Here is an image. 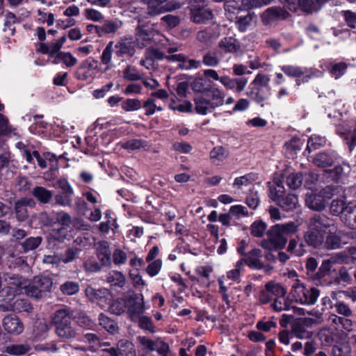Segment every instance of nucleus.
<instances>
[{
	"instance_id": "obj_9",
	"label": "nucleus",
	"mask_w": 356,
	"mask_h": 356,
	"mask_svg": "<svg viewBox=\"0 0 356 356\" xmlns=\"http://www.w3.org/2000/svg\"><path fill=\"white\" fill-rule=\"evenodd\" d=\"M148 8L150 15H156L167 11L181 8V4L175 1L168 0H142Z\"/></svg>"
},
{
	"instance_id": "obj_28",
	"label": "nucleus",
	"mask_w": 356,
	"mask_h": 356,
	"mask_svg": "<svg viewBox=\"0 0 356 356\" xmlns=\"http://www.w3.org/2000/svg\"><path fill=\"white\" fill-rule=\"evenodd\" d=\"M326 143L325 137H322L319 135L314 134L309 137L307 141V149L304 152L305 155L307 152L309 154L312 151H315L317 149L324 146Z\"/></svg>"
},
{
	"instance_id": "obj_51",
	"label": "nucleus",
	"mask_w": 356,
	"mask_h": 356,
	"mask_svg": "<svg viewBox=\"0 0 356 356\" xmlns=\"http://www.w3.org/2000/svg\"><path fill=\"white\" fill-rule=\"evenodd\" d=\"M287 251L292 254L300 257L305 254V245L302 243H298V241L293 238L289 241Z\"/></svg>"
},
{
	"instance_id": "obj_4",
	"label": "nucleus",
	"mask_w": 356,
	"mask_h": 356,
	"mask_svg": "<svg viewBox=\"0 0 356 356\" xmlns=\"http://www.w3.org/2000/svg\"><path fill=\"white\" fill-rule=\"evenodd\" d=\"M26 280L18 275L6 273L0 292V300H12L26 286Z\"/></svg>"
},
{
	"instance_id": "obj_32",
	"label": "nucleus",
	"mask_w": 356,
	"mask_h": 356,
	"mask_svg": "<svg viewBox=\"0 0 356 356\" xmlns=\"http://www.w3.org/2000/svg\"><path fill=\"white\" fill-rule=\"evenodd\" d=\"M115 47L120 54L133 56L135 52L134 42L131 38L122 39L121 41L118 42Z\"/></svg>"
},
{
	"instance_id": "obj_64",
	"label": "nucleus",
	"mask_w": 356,
	"mask_h": 356,
	"mask_svg": "<svg viewBox=\"0 0 356 356\" xmlns=\"http://www.w3.org/2000/svg\"><path fill=\"white\" fill-rule=\"evenodd\" d=\"M346 69V63L343 62H340L332 64L330 70V72L335 79H339L345 73Z\"/></svg>"
},
{
	"instance_id": "obj_49",
	"label": "nucleus",
	"mask_w": 356,
	"mask_h": 356,
	"mask_svg": "<svg viewBox=\"0 0 356 356\" xmlns=\"http://www.w3.org/2000/svg\"><path fill=\"white\" fill-rule=\"evenodd\" d=\"M244 266L243 259H241L238 261L234 266V268L227 272V277L229 280H232L234 282H238L240 280L241 271L243 269Z\"/></svg>"
},
{
	"instance_id": "obj_35",
	"label": "nucleus",
	"mask_w": 356,
	"mask_h": 356,
	"mask_svg": "<svg viewBox=\"0 0 356 356\" xmlns=\"http://www.w3.org/2000/svg\"><path fill=\"white\" fill-rule=\"evenodd\" d=\"M298 204V200L297 196L293 194H288L282 197L278 204L286 211H292L296 208Z\"/></svg>"
},
{
	"instance_id": "obj_18",
	"label": "nucleus",
	"mask_w": 356,
	"mask_h": 356,
	"mask_svg": "<svg viewBox=\"0 0 356 356\" xmlns=\"http://www.w3.org/2000/svg\"><path fill=\"white\" fill-rule=\"evenodd\" d=\"M220 83L228 90H233L236 92L243 91L247 86L246 78L232 79L228 76H222Z\"/></svg>"
},
{
	"instance_id": "obj_39",
	"label": "nucleus",
	"mask_w": 356,
	"mask_h": 356,
	"mask_svg": "<svg viewBox=\"0 0 356 356\" xmlns=\"http://www.w3.org/2000/svg\"><path fill=\"white\" fill-rule=\"evenodd\" d=\"M218 282L219 284V292L222 296V298L227 307H230L232 303L237 301V299L232 296L231 293H227V289L224 283V277H219Z\"/></svg>"
},
{
	"instance_id": "obj_34",
	"label": "nucleus",
	"mask_w": 356,
	"mask_h": 356,
	"mask_svg": "<svg viewBox=\"0 0 356 356\" xmlns=\"http://www.w3.org/2000/svg\"><path fill=\"white\" fill-rule=\"evenodd\" d=\"M257 21V16L254 13H248L243 17H240L236 22V26L238 29L241 32H245L248 29L254 24Z\"/></svg>"
},
{
	"instance_id": "obj_50",
	"label": "nucleus",
	"mask_w": 356,
	"mask_h": 356,
	"mask_svg": "<svg viewBox=\"0 0 356 356\" xmlns=\"http://www.w3.org/2000/svg\"><path fill=\"white\" fill-rule=\"evenodd\" d=\"M307 314L308 315L312 316L314 318H305L302 320V323L307 326H312L313 325H316L322 323L323 317L322 313L319 312L317 310L312 309L310 311H307Z\"/></svg>"
},
{
	"instance_id": "obj_48",
	"label": "nucleus",
	"mask_w": 356,
	"mask_h": 356,
	"mask_svg": "<svg viewBox=\"0 0 356 356\" xmlns=\"http://www.w3.org/2000/svg\"><path fill=\"white\" fill-rule=\"evenodd\" d=\"M250 96L252 99L263 107L265 102L268 99L269 95L268 93L264 92L261 88H257L250 92Z\"/></svg>"
},
{
	"instance_id": "obj_60",
	"label": "nucleus",
	"mask_w": 356,
	"mask_h": 356,
	"mask_svg": "<svg viewBox=\"0 0 356 356\" xmlns=\"http://www.w3.org/2000/svg\"><path fill=\"white\" fill-rule=\"evenodd\" d=\"M286 182L291 188L296 189L302 183V175L301 173H291L287 177Z\"/></svg>"
},
{
	"instance_id": "obj_59",
	"label": "nucleus",
	"mask_w": 356,
	"mask_h": 356,
	"mask_svg": "<svg viewBox=\"0 0 356 356\" xmlns=\"http://www.w3.org/2000/svg\"><path fill=\"white\" fill-rule=\"evenodd\" d=\"M24 290L25 293L31 297H33L35 298H40L43 296L42 293L40 291L37 285L35 284V280H33V282L31 284H28V282L26 281V286L24 287Z\"/></svg>"
},
{
	"instance_id": "obj_38",
	"label": "nucleus",
	"mask_w": 356,
	"mask_h": 356,
	"mask_svg": "<svg viewBox=\"0 0 356 356\" xmlns=\"http://www.w3.org/2000/svg\"><path fill=\"white\" fill-rule=\"evenodd\" d=\"M36 159L38 165L42 168L44 169L49 167V163L44 158V154L40 155V153L33 150L32 152H26V160L29 163H34V160Z\"/></svg>"
},
{
	"instance_id": "obj_41",
	"label": "nucleus",
	"mask_w": 356,
	"mask_h": 356,
	"mask_svg": "<svg viewBox=\"0 0 356 356\" xmlns=\"http://www.w3.org/2000/svg\"><path fill=\"white\" fill-rule=\"evenodd\" d=\"M272 308L277 312L289 310L292 308L291 302L286 298V295L275 298L271 305Z\"/></svg>"
},
{
	"instance_id": "obj_53",
	"label": "nucleus",
	"mask_w": 356,
	"mask_h": 356,
	"mask_svg": "<svg viewBox=\"0 0 356 356\" xmlns=\"http://www.w3.org/2000/svg\"><path fill=\"white\" fill-rule=\"evenodd\" d=\"M142 107L145 109L146 115H152L154 114L156 111H161L163 110L161 106L156 105L154 98L147 99L142 105Z\"/></svg>"
},
{
	"instance_id": "obj_45",
	"label": "nucleus",
	"mask_w": 356,
	"mask_h": 356,
	"mask_svg": "<svg viewBox=\"0 0 356 356\" xmlns=\"http://www.w3.org/2000/svg\"><path fill=\"white\" fill-rule=\"evenodd\" d=\"M169 108L171 110L181 113H188L192 111L193 104L188 101H184L177 103L174 100H171V102L169 104Z\"/></svg>"
},
{
	"instance_id": "obj_61",
	"label": "nucleus",
	"mask_w": 356,
	"mask_h": 356,
	"mask_svg": "<svg viewBox=\"0 0 356 356\" xmlns=\"http://www.w3.org/2000/svg\"><path fill=\"white\" fill-rule=\"evenodd\" d=\"M284 188L282 183L277 184L276 187H270V197L277 204L282 197H284Z\"/></svg>"
},
{
	"instance_id": "obj_62",
	"label": "nucleus",
	"mask_w": 356,
	"mask_h": 356,
	"mask_svg": "<svg viewBox=\"0 0 356 356\" xmlns=\"http://www.w3.org/2000/svg\"><path fill=\"white\" fill-rule=\"evenodd\" d=\"M60 291L65 295L72 296L79 290V284L74 282H66L60 285Z\"/></svg>"
},
{
	"instance_id": "obj_15",
	"label": "nucleus",
	"mask_w": 356,
	"mask_h": 356,
	"mask_svg": "<svg viewBox=\"0 0 356 356\" xmlns=\"http://www.w3.org/2000/svg\"><path fill=\"white\" fill-rule=\"evenodd\" d=\"M4 330L10 334H19L24 330V325L19 318L15 314L6 316L2 322Z\"/></svg>"
},
{
	"instance_id": "obj_43",
	"label": "nucleus",
	"mask_w": 356,
	"mask_h": 356,
	"mask_svg": "<svg viewBox=\"0 0 356 356\" xmlns=\"http://www.w3.org/2000/svg\"><path fill=\"white\" fill-rule=\"evenodd\" d=\"M346 204L344 198L334 199L332 201L330 204V213L334 216L342 215L346 212Z\"/></svg>"
},
{
	"instance_id": "obj_44",
	"label": "nucleus",
	"mask_w": 356,
	"mask_h": 356,
	"mask_svg": "<svg viewBox=\"0 0 356 356\" xmlns=\"http://www.w3.org/2000/svg\"><path fill=\"white\" fill-rule=\"evenodd\" d=\"M275 225L280 228V230L286 237L297 232L299 227V224L295 222L276 224Z\"/></svg>"
},
{
	"instance_id": "obj_23",
	"label": "nucleus",
	"mask_w": 356,
	"mask_h": 356,
	"mask_svg": "<svg viewBox=\"0 0 356 356\" xmlns=\"http://www.w3.org/2000/svg\"><path fill=\"white\" fill-rule=\"evenodd\" d=\"M195 104L196 112L201 115H206L208 113L212 112L215 109V107L207 97H197L195 99Z\"/></svg>"
},
{
	"instance_id": "obj_63",
	"label": "nucleus",
	"mask_w": 356,
	"mask_h": 356,
	"mask_svg": "<svg viewBox=\"0 0 356 356\" xmlns=\"http://www.w3.org/2000/svg\"><path fill=\"white\" fill-rule=\"evenodd\" d=\"M75 76L77 79L85 81L89 76V64L88 59L85 60L83 63L77 69Z\"/></svg>"
},
{
	"instance_id": "obj_40",
	"label": "nucleus",
	"mask_w": 356,
	"mask_h": 356,
	"mask_svg": "<svg viewBox=\"0 0 356 356\" xmlns=\"http://www.w3.org/2000/svg\"><path fill=\"white\" fill-rule=\"evenodd\" d=\"M256 179L257 175L254 173L250 172L235 178L233 186L238 189H241L243 186H248L251 184Z\"/></svg>"
},
{
	"instance_id": "obj_25",
	"label": "nucleus",
	"mask_w": 356,
	"mask_h": 356,
	"mask_svg": "<svg viewBox=\"0 0 356 356\" xmlns=\"http://www.w3.org/2000/svg\"><path fill=\"white\" fill-rule=\"evenodd\" d=\"M120 24L117 22L106 21L102 26H93L90 24V33H96L99 35L103 33H115L120 27Z\"/></svg>"
},
{
	"instance_id": "obj_2",
	"label": "nucleus",
	"mask_w": 356,
	"mask_h": 356,
	"mask_svg": "<svg viewBox=\"0 0 356 356\" xmlns=\"http://www.w3.org/2000/svg\"><path fill=\"white\" fill-rule=\"evenodd\" d=\"M57 336L63 339H71L76 337V332L72 325V318L69 310H57L51 318Z\"/></svg>"
},
{
	"instance_id": "obj_8",
	"label": "nucleus",
	"mask_w": 356,
	"mask_h": 356,
	"mask_svg": "<svg viewBox=\"0 0 356 356\" xmlns=\"http://www.w3.org/2000/svg\"><path fill=\"white\" fill-rule=\"evenodd\" d=\"M335 131L346 141L350 151L356 147V128L353 120H346L336 125Z\"/></svg>"
},
{
	"instance_id": "obj_6",
	"label": "nucleus",
	"mask_w": 356,
	"mask_h": 356,
	"mask_svg": "<svg viewBox=\"0 0 356 356\" xmlns=\"http://www.w3.org/2000/svg\"><path fill=\"white\" fill-rule=\"evenodd\" d=\"M337 188L327 186L318 193L313 192L306 194L305 203L311 209L314 211H322L325 208L327 202L334 195Z\"/></svg>"
},
{
	"instance_id": "obj_13",
	"label": "nucleus",
	"mask_w": 356,
	"mask_h": 356,
	"mask_svg": "<svg viewBox=\"0 0 356 356\" xmlns=\"http://www.w3.org/2000/svg\"><path fill=\"white\" fill-rule=\"evenodd\" d=\"M111 356H136L134 345L127 339L120 340L116 347L107 350Z\"/></svg>"
},
{
	"instance_id": "obj_46",
	"label": "nucleus",
	"mask_w": 356,
	"mask_h": 356,
	"mask_svg": "<svg viewBox=\"0 0 356 356\" xmlns=\"http://www.w3.org/2000/svg\"><path fill=\"white\" fill-rule=\"evenodd\" d=\"M42 237H29L22 243V247L24 252H29L36 249L42 243Z\"/></svg>"
},
{
	"instance_id": "obj_11",
	"label": "nucleus",
	"mask_w": 356,
	"mask_h": 356,
	"mask_svg": "<svg viewBox=\"0 0 356 356\" xmlns=\"http://www.w3.org/2000/svg\"><path fill=\"white\" fill-rule=\"evenodd\" d=\"M127 309L129 317L134 320L145 311V302L143 296L131 293L127 296Z\"/></svg>"
},
{
	"instance_id": "obj_12",
	"label": "nucleus",
	"mask_w": 356,
	"mask_h": 356,
	"mask_svg": "<svg viewBox=\"0 0 356 356\" xmlns=\"http://www.w3.org/2000/svg\"><path fill=\"white\" fill-rule=\"evenodd\" d=\"M284 73L291 77L299 78L302 76L304 81H307L311 77H316L321 75V72L316 70H309L295 65H283L281 67Z\"/></svg>"
},
{
	"instance_id": "obj_10",
	"label": "nucleus",
	"mask_w": 356,
	"mask_h": 356,
	"mask_svg": "<svg viewBox=\"0 0 356 356\" xmlns=\"http://www.w3.org/2000/svg\"><path fill=\"white\" fill-rule=\"evenodd\" d=\"M289 13L280 6H273L267 8L261 15V22L264 25H271L286 19Z\"/></svg>"
},
{
	"instance_id": "obj_7",
	"label": "nucleus",
	"mask_w": 356,
	"mask_h": 356,
	"mask_svg": "<svg viewBox=\"0 0 356 356\" xmlns=\"http://www.w3.org/2000/svg\"><path fill=\"white\" fill-rule=\"evenodd\" d=\"M287 241V237L275 225L268 232L267 238L262 241L261 246L268 250H282L285 247Z\"/></svg>"
},
{
	"instance_id": "obj_3",
	"label": "nucleus",
	"mask_w": 356,
	"mask_h": 356,
	"mask_svg": "<svg viewBox=\"0 0 356 356\" xmlns=\"http://www.w3.org/2000/svg\"><path fill=\"white\" fill-rule=\"evenodd\" d=\"M145 55L150 57L154 61L165 58L168 61L177 62L179 67L186 70L197 69L201 67L202 63L200 60L188 58L183 54L165 56L163 52L154 48H147L145 51Z\"/></svg>"
},
{
	"instance_id": "obj_5",
	"label": "nucleus",
	"mask_w": 356,
	"mask_h": 356,
	"mask_svg": "<svg viewBox=\"0 0 356 356\" xmlns=\"http://www.w3.org/2000/svg\"><path fill=\"white\" fill-rule=\"evenodd\" d=\"M290 294L297 303L313 305L316 303L320 291L315 287L307 288L300 280H296L291 286Z\"/></svg>"
},
{
	"instance_id": "obj_16",
	"label": "nucleus",
	"mask_w": 356,
	"mask_h": 356,
	"mask_svg": "<svg viewBox=\"0 0 356 356\" xmlns=\"http://www.w3.org/2000/svg\"><path fill=\"white\" fill-rule=\"evenodd\" d=\"M340 219L347 227L356 230V200L346 204V212L340 216Z\"/></svg>"
},
{
	"instance_id": "obj_17",
	"label": "nucleus",
	"mask_w": 356,
	"mask_h": 356,
	"mask_svg": "<svg viewBox=\"0 0 356 356\" xmlns=\"http://www.w3.org/2000/svg\"><path fill=\"white\" fill-rule=\"evenodd\" d=\"M328 234L324 240V247L327 250H336L342 247L341 236L337 234L336 227L332 222V226L327 229Z\"/></svg>"
},
{
	"instance_id": "obj_31",
	"label": "nucleus",
	"mask_w": 356,
	"mask_h": 356,
	"mask_svg": "<svg viewBox=\"0 0 356 356\" xmlns=\"http://www.w3.org/2000/svg\"><path fill=\"white\" fill-rule=\"evenodd\" d=\"M35 284L38 286L42 294L51 291L53 285L52 279L48 275H38L34 277Z\"/></svg>"
},
{
	"instance_id": "obj_30",
	"label": "nucleus",
	"mask_w": 356,
	"mask_h": 356,
	"mask_svg": "<svg viewBox=\"0 0 356 356\" xmlns=\"http://www.w3.org/2000/svg\"><path fill=\"white\" fill-rule=\"evenodd\" d=\"M32 195L41 203H49L53 197L52 191L42 186H36L32 191Z\"/></svg>"
},
{
	"instance_id": "obj_1",
	"label": "nucleus",
	"mask_w": 356,
	"mask_h": 356,
	"mask_svg": "<svg viewBox=\"0 0 356 356\" xmlns=\"http://www.w3.org/2000/svg\"><path fill=\"white\" fill-rule=\"evenodd\" d=\"M332 226V220L325 216H315L310 218L308 231L304 235L305 241L308 245L315 248L323 245L325 234Z\"/></svg>"
},
{
	"instance_id": "obj_29",
	"label": "nucleus",
	"mask_w": 356,
	"mask_h": 356,
	"mask_svg": "<svg viewBox=\"0 0 356 356\" xmlns=\"http://www.w3.org/2000/svg\"><path fill=\"white\" fill-rule=\"evenodd\" d=\"M219 46L226 53H236L240 49L239 42L233 37L224 38Z\"/></svg>"
},
{
	"instance_id": "obj_19",
	"label": "nucleus",
	"mask_w": 356,
	"mask_h": 356,
	"mask_svg": "<svg viewBox=\"0 0 356 356\" xmlns=\"http://www.w3.org/2000/svg\"><path fill=\"white\" fill-rule=\"evenodd\" d=\"M104 214L106 221H103L99 224L97 226L99 231L104 234H108L111 229L114 232H116L118 228V225L117 223L116 218L113 216L112 211L111 210H107Z\"/></svg>"
},
{
	"instance_id": "obj_42",
	"label": "nucleus",
	"mask_w": 356,
	"mask_h": 356,
	"mask_svg": "<svg viewBox=\"0 0 356 356\" xmlns=\"http://www.w3.org/2000/svg\"><path fill=\"white\" fill-rule=\"evenodd\" d=\"M127 296L124 298H119L113 301L109 307L111 313L115 315H120L127 309Z\"/></svg>"
},
{
	"instance_id": "obj_58",
	"label": "nucleus",
	"mask_w": 356,
	"mask_h": 356,
	"mask_svg": "<svg viewBox=\"0 0 356 356\" xmlns=\"http://www.w3.org/2000/svg\"><path fill=\"white\" fill-rule=\"evenodd\" d=\"M146 268V272L151 277L157 275L162 268V261L159 259H155L152 261H149Z\"/></svg>"
},
{
	"instance_id": "obj_54",
	"label": "nucleus",
	"mask_w": 356,
	"mask_h": 356,
	"mask_svg": "<svg viewBox=\"0 0 356 356\" xmlns=\"http://www.w3.org/2000/svg\"><path fill=\"white\" fill-rule=\"evenodd\" d=\"M61 60L67 67H72L76 63V58L70 53L59 52L56 58L55 63Z\"/></svg>"
},
{
	"instance_id": "obj_57",
	"label": "nucleus",
	"mask_w": 356,
	"mask_h": 356,
	"mask_svg": "<svg viewBox=\"0 0 356 356\" xmlns=\"http://www.w3.org/2000/svg\"><path fill=\"white\" fill-rule=\"evenodd\" d=\"M124 78L129 81H138L142 78L141 73L134 67L129 65L123 73Z\"/></svg>"
},
{
	"instance_id": "obj_33",
	"label": "nucleus",
	"mask_w": 356,
	"mask_h": 356,
	"mask_svg": "<svg viewBox=\"0 0 356 356\" xmlns=\"http://www.w3.org/2000/svg\"><path fill=\"white\" fill-rule=\"evenodd\" d=\"M107 281L112 286L122 288L126 284L125 276L120 271L112 270L107 275Z\"/></svg>"
},
{
	"instance_id": "obj_55",
	"label": "nucleus",
	"mask_w": 356,
	"mask_h": 356,
	"mask_svg": "<svg viewBox=\"0 0 356 356\" xmlns=\"http://www.w3.org/2000/svg\"><path fill=\"white\" fill-rule=\"evenodd\" d=\"M121 106L123 110L130 112L140 109L142 104L138 99H127L122 103Z\"/></svg>"
},
{
	"instance_id": "obj_22",
	"label": "nucleus",
	"mask_w": 356,
	"mask_h": 356,
	"mask_svg": "<svg viewBox=\"0 0 356 356\" xmlns=\"http://www.w3.org/2000/svg\"><path fill=\"white\" fill-rule=\"evenodd\" d=\"M212 17L213 14L209 9L204 8H193L191 9V19L195 23H205Z\"/></svg>"
},
{
	"instance_id": "obj_27",
	"label": "nucleus",
	"mask_w": 356,
	"mask_h": 356,
	"mask_svg": "<svg viewBox=\"0 0 356 356\" xmlns=\"http://www.w3.org/2000/svg\"><path fill=\"white\" fill-rule=\"evenodd\" d=\"M207 97L215 107V108L221 106L225 102V94L218 88H213L209 90Z\"/></svg>"
},
{
	"instance_id": "obj_21",
	"label": "nucleus",
	"mask_w": 356,
	"mask_h": 356,
	"mask_svg": "<svg viewBox=\"0 0 356 356\" xmlns=\"http://www.w3.org/2000/svg\"><path fill=\"white\" fill-rule=\"evenodd\" d=\"M97 257L103 266L111 264L109 245L106 241H100L96 244Z\"/></svg>"
},
{
	"instance_id": "obj_56",
	"label": "nucleus",
	"mask_w": 356,
	"mask_h": 356,
	"mask_svg": "<svg viewBox=\"0 0 356 356\" xmlns=\"http://www.w3.org/2000/svg\"><path fill=\"white\" fill-rule=\"evenodd\" d=\"M266 229V225L261 220L254 222L250 227V233L255 237H261Z\"/></svg>"
},
{
	"instance_id": "obj_14",
	"label": "nucleus",
	"mask_w": 356,
	"mask_h": 356,
	"mask_svg": "<svg viewBox=\"0 0 356 356\" xmlns=\"http://www.w3.org/2000/svg\"><path fill=\"white\" fill-rule=\"evenodd\" d=\"M347 257L344 253L339 252L332 255L330 259L324 260L318 271V275L321 277L327 274L331 270L333 265L336 264L347 263Z\"/></svg>"
},
{
	"instance_id": "obj_52",
	"label": "nucleus",
	"mask_w": 356,
	"mask_h": 356,
	"mask_svg": "<svg viewBox=\"0 0 356 356\" xmlns=\"http://www.w3.org/2000/svg\"><path fill=\"white\" fill-rule=\"evenodd\" d=\"M67 227H63L53 229L50 233V238L58 242H63L70 236Z\"/></svg>"
},
{
	"instance_id": "obj_36",
	"label": "nucleus",
	"mask_w": 356,
	"mask_h": 356,
	"mask_svg": "<svg viewBox=\"0 0 356 356\" xmlns=\"http://www.w3.org/2000/svg\"><path fill=\"white\" fill-rule=\"evenodd\" d=\"M30 350L28 344H10L3 348V352L12 355H22Z\"/></svg>"
},
{
	"instance_id": "obj_47",
	"label": "nucleus",
	"mask_w": 356,
	"mask_h": 356,
	"mask_svg": "<svg viewBox=\"0 0 356 356\" xmlns=\"http://www.w3.org/2000/svg\"><path fill=\"white\" fill-rule=\"evenodd\" d=\"M265 289L270 291L271 295L277 297H281L282 296L286 294V289L279 283L268 282L266 284Z\"/></svg>"
},
{
	"instance_id": "obj_24",
	"label": "nucleus",
	"mask_w": 356,
	"mask_h": 356,
	"mask_svg": "<svg viewBox=\"0 0 356 356\" xmlns=\"http://www.w3.org/2000/svg\"><path fill=\"white\" fill-rule=\"evenodd\" d=\"M261 251L254 248L248 252L244 263H246L250 268L260 269L264 266L261 260Z\"/></svg>"
},
{
	"instance_id": "obj_20",
	"label": "nucleus",
	"mask_w": 356,
	"mask_h": 356,
	"mask_svg": "<svg viewBox=\"0 0 356 356\" xmlns=\"http://www.w3.org/2000/svg\"><path fill=\"white\" fill-rule=\"evenodd\" d=\"M337 155L334 152H323L316 155L313 163L320 168H327L334 164Z\"/></svg>"
},
{
	"instance_id": "obj_37",
	"label": "nucleus",
	"mask_w": 356,
	"mask_h": 356,
	"mask_svg": "<svg viewBox=\"0 0 356 356\" xmlns=\"http://www.w3.org/2000/svg\"><path fill=\"white\" fill-rule=\"evenodd\" d=\"M99 325L110 334H115L118 332V326L117 323L103 314H101L99 316Z\"/></svg>"
},
{
	"instance_id": "obj_26",
	"label": "nucleus",
	"mask_w": 356,
	"mask_h": 356,
	"mask_svg": "<svg viewBox=\"0 0 356 356\" xmlns=\"http://www.w3.org/2000/svg\"><path fill=\"white\" fill-rule=\"evenodd\" d=\"M228 157L227 151L222 146L215 147L210 152V159L213 164L219 165Z\"/></svg>"
}]
</instances>
